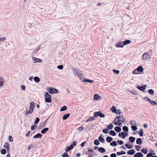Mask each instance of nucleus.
<instances>
[{"instance_id": "1", "label": "nucleus", "mask_w": 157, "mask_h": 157, "mask_svg": "<svg viewBox=\"0 0 157 157\" xmlns=\"http://www.w3.org/2000/svg\"><path fill=\"white\" fill-rule=\"evenodd\" d=\"M44 96L45 102L48 103H50L52 101L51 99V96L48 92H45Z\"/></svg>"}, {"instance_id": "2", "label": "nucleus", "mask_w": 157, "mask_h": 157, "mask_svg": "<svg viewBox=\"0 0 157 157\" xmlns=\"http://www.w3.org/2000/svg\"><path fill=\"white\" fill-rule=\"evenodd\" d=\"M47 90L48 92L51 94H57L58 93V90L57 89L52 87L48 88Z\"/></svg>"}, {"instance_id": "3", "label": "nucleus", "mask_w": 157, "mask_h": 157, "mask_svg": "<svg viewBox=\"0 0 157 157\" xmlns=\"http://www.w3.org/2000/svg\"><path fill=\"white\" fill-rule=\"evenodd\" d=\"M93 115L94 116V117H96L99 116L100 117L103 118L105 117V115L103 113H102L100 111L98 112H95Z\"/></svg>"}, {"instance_id": "4", "label": "nucleus", "mask_w": 157, "mask_h": 157, "mask_svg": "<svg viewBox=\"0 0 157 157\" xmlns=\"http://www.w3.org/2000/svg\"><path fill=\"white\" fill-rule=\"evenodd\" d=\"M146 101H148L151 105H156L157 103L156 102L154 101L151 100L149 98L147 97H145L143 98Z\"/></svg>"}, {"instance_id": "5", "label": "nucleus", "mask_w": 157, "mask_h": 157, "mask_svg": "<svg viewBox=\"0 0 157 157\" xmlns=\"http://www.w3.org/2000/svg\"><path fill=\"white\" fill-rule=\"evenodd\" d=\"M117 119H118L117 121H121L122 122H124L125 121V119L123 115H120L116 117L113 121H116Z\"/></svg>"}, {"instance_id": "6", "label": "nucleus", "mask_w": 157, "mask_h": 157, "mask_svg": "<svg viewBox=\"0 0 157 157\" xmlns=\"http://www.w3.org/2000/svg\"><path fill=\"white\" fill-rule=\"evenodd\" d=\"M77 142L75 141H74L73 142V144H71V145H70L69 146L67 147L66 149V152H68L70 150L72 149L73 147H74L76 146V145Z\"/></svg>"}, {"instance_id": "7", "label": "nucleus", "mask_w": 157, "mask_h": 157, "mask_svg": "<svg viewBox=\"0 0 157 157\" xmlns=\"http://www.w3.org/2000/svg\"><path fill=\"white\" fill-rule=\"evenodd\" d=\"M150 56L147 52H145L143 54L142 58L144 60H147L150 59Z\"/></svg>"}, {"instance_id": "8", "label": "nucleus", "mask_w": 157, "mask_h": 157, "mask_svg": "<svg viewBox=\"0 0 157 157\" xmlns=\"http://www.w3.org/2000/svg\"><path fill=\"white\" fill-rule=\"evenodd\" d=\"M147 85H144L142 86H140V85H138V86H136V87L140 90L144 92V90L145 89Z\"/></svg>"}, {"instance_id": "9", "label": "nucleus", "mask_w": 157, "mask_h": 157, "mask_svg": "<svg viewBox=\"0 0 157 157\" xmlns=\"http://www.w3.org/2000/svg\"><path fill=\"white\" fill-rule=\"evenodd\" d=\"M74 71L75 72V73L74 74L78 76L79 75H80L81 73H80L81 71L79 69L75 68L74 69Z\"/></svg>"}, {"instance_id": "10", "label": "nucleus", "mask_w": 157, "mask_h": 157, "mask_svg": "<svg viewBox=\"0 0 157 157\" xmlns=\"http://www.w3.org/2000/svg\"><path fill=\"white\" fill-rule=\"evenodd\" d=\"M117 48H123L124 46L123 42H119L115 44Z\"/></svg>"}, {"instance_id": "11", "label": "nucleus", "mask_w": 157, "mask_h": 157, "mask_svg": "<svg viewBox=\"0 0 157 157\" xmlns=\"http://www.w3.org/2000/svg\"><path fill=\"white\" fill-rule=\"evenodd\" d=\"M35 103L34 102H32L30 103L29 109L31 110H34L35 108Z\"/></svg>"}, {"instance_id": "12", "label": "nucleus", "mask_w": 157, "mask_h": 157, "mask_svg": "<svg viewBox=\"0 0 157 157\" xmlns=\"http://www.w3.org/2000/svg\"><path fill=\"white\" fill-rule=\"evenodd\" d=\"M144 155L140 152H138L134 154V157H143Z\"/></svg>"}, {"instance_id": "13", "label": "nucleus", "mask_w": 157, "mask_h": 157, "mask_svg": "<svg viewBox=\"0 0 157 157\" xmlns=\"http://www.w3.org/2000/svg\"><path fill=\"white\" fill-rule=\"evenodd\" d=\"M82 82H89L90 83L92 84L94 83V81L93 80H91L90 79H89L84 78V80H82Z\"/></svg>"}, {"instance_id": "14", "label": "nucleus", "mask_w": 157, "mask_h": 157, "mask_svg": "<svg viewBox=\"0 0 157 157\" xmlns=\"http://www.w3.org/2000/svg\"><path fill=\"white\" fill-rule=\"evenodd\" d=\"M101 98V97L97 94H95L94 95V100L96 101Z\"/></svg>"}, {"instance_id": "15", "label": "nucleus", "mask_w": 157, "mask_h": 157, "mask_svg": "<svg viewBox=\"0 0 157 157\" xmlns=\"http://www.w3.org/2000/svg\"><path fill=\"white\" fill-rule=\"evenodd\" d=\"M101 136L102 135H100L98 137V140H99V141H100L101 143H104L105 141V140L103 137H102Z\"/></svg>"}, {"instance_id": "16", "label": "nucleus", "mask_w": 157, "mask_h": 157, "mask_svg": "<svg viewBox=\"0 0 157 157\" xmlns=\"http://www.w3.org/2000/svg\"><path fill=\"white\" fill-rule=\"evenodd\" d=\"M9 144L8 142H6L4 146V147L6 148L7 151H9L10 150V147L9 146Z\"/></svg>"}, {"instance_id": "17", "label": "nucleus", "mask_w": 157, "mask_h": 157, "mask_svg": "<svg viewBox=\"0 0 157 157\" xmlns=\"http://www.w3.org/2000/svg\"><path fill=\"white\" fill-rule=\"evenodd\" d=\"M42 135L40 133H38L37 134L35 135L34 136H33V138L34 139H36L37 138H41L42 137Z\"/></svg>"}, {"instance_id": "18", "label": "nucleus", "mask_w": 157, "mask_h": 157, "mask_svg": "<svg viewBox=\"0 0 157 157\" xmlns=\"http://www.w3.org/2000/svg\"><path fill=\"white\" fill-rule=\"evenodd\" d=\"M33 59L34 61V63L41 62L42 61V60L41 59H39L35 57H34L33 58Z\"/></svg>"}, {"instance_id": "19", "label": "nucleus", "mask_w": 157, "mask_h": 157, "mask_svg": "<svg viewBox=\"0 0 157 157\" xmlns=\"http://www.w3.org/2000/svg\"><path fill=\"white\" fill-rule=\"evenodd\" d=\"M135 153V151L133 149L130 150H129L128 152L127 153L129 155H133Z\"/></svg>"}, {"instance_id": "20", "label": "nucleus", "mask_w": 157, "mask_h": 157, "mask_svg": "<svg viewBox=\"0 0 157 157\" xmlns=\"http://www.w3.org/2000/svg\"><path fill=\"white\" fill-rule=\"evenodd\" d=\"M128 139L132 143H133L136 140V138L134 137L130 136L129 137Z\"/></svg>"}, {"instance_id": "21", "label": "nucleus", "mask_w": 157, "mask_h": 157, "mask_svg": "<svg viewBox=\"0 0 157 157\" xmlns=\"http://www.w3.org/2000/svg\"><path fill=\"white\" fill-rule=\"evenodd\" d=\"M5 81L2 77H0V86H3Z\"/></svg>"}, {"instance_id": "22", "label": "nucleus", "mask_w": 157, "mask_h": 157, "mask_svg": "<svg viewBox=\"0 0 157 157\" xmlns=\"http://www.w3.org/2000/svg\"><path fill=\"white\" fill-rule=\"evenodd\" d=\"M98 151L101 153H104L105 152V149L103 147H100L98 148Z\"/></svg>"}, {"instance_id": "23", "label": "nucleus", "mask_w": 157, "mask_h": 157, "mask_svg": "<svg viewBox=\"0 0 157 157\" xmlns=\"http://www.w3.org/2000/svg\"><path fill=\"white\" fill-rule=\"evenodd\" d=\"M123 123L124 122H122L121 121L118 122L117 121H113V123L116 125H118L119 126H121L122 125L121 124Z\"/></svg>"}, {"instance_id": "24", "label": "nucleus", "mask_w": 157, "mask_h": 157, "mask_svg": "<svg viewBox=\"0 0 157 157\" xmlns=\"http://www.w3.org/2000/svg\"><path fill=\"white\" fill-rule=\"evenodd\" d=\"M114 130L117 132H120L121 130V128L120 127L116 126L114 128Z\"/></svg>"}, {"instance_id": "25", "label": "nucleus", "mask_w": 157, "mask_h": 157, "mask_svg": "<svg viewBox=\"0 0 157 157\" xmlns=\"http://www.w3.org/2000/svg\"><path fill=\"white\" fill-rule=\"evenodd\" d=\"M142 141L140 138H137L136 140V143L137 144L141 145L142 144Z\"/></svg>"}, {"instance_id": "26", "label": "nucleus", "mask_w": 157, "mask_h": 157, "mask_svg": "<svg viewBox=\"0 0 157 157\" xmlns=\"http://www.w3.org/2000/svg\"><path fill=\"white\" fill-rule=\"evenodd\" d=\"M113 140V138L110 136H108L106 138V140L108 143L110 142Z\"/></svg>"}, {"instance_id": "27", "label": "nucleus", "mask_w": 157, "mask_h": 157, "mask_svg": "<svg viewBox=\"0 0 157 157\" xmlns=\"http://www.w3.org/2000/svg\"><path fill=\"white\" fill-rule=\"evenodd\" d=\"M33 111V110L29 109L28 111H26L25 112V114L26 115H28L29 114L32 113Z\"/></svg>"}, {"instance_id": "28", "label": "nucleus", "mask_w": 157, "mask_h": 157, "mask_svg": "<svg viewBox=\"0 0 157 157\" xmlns=\"http://www.w3.org/2000/svg\"><path fill=\"white\" fill-rule=\"evenodd\" d=\"M136 69V70H137V71L139 72H142L144 70V69L143 68V67L141 66H139Z\"/></svg>"}, {"instance_id": "29", "label": "nucleus", "mask_w": 157, "mask_h": 157, "mask_svg": "<svg viewBox=\"0 0 157 157\" xmlns=\"http://www.w3.org/2000/svg\"><path fill=\"white\" fill-rule=\"evenodd\" d=\"M121 134H122V138L123 139H125V137L128 135V132H122Z\"/></svg>"}, {"instance_id": "30", "label": "nucleus", "mask_w": 157, "mask_h": 157, "mask_svg": "<svg viewBox=\"0 0 157 157\" xmlns=\"http://www.w3.org/2000/svg\"><path fill=\"white\" fill-rule=\"evenodd\" d=\"M111 111H112V112L113 113H117V110L116 107L115 106H113L111 108Z\"/></svg>"}, {"instance_id": "31", "label": "nucleus", "mask_w": 157, "mask_h": 157, "mask_svg": "<svg viewBox=\"0 0 157 157\" xmlns=\"http://www.w3.org/2000/svg\"><path fill=\"white\" fill-rule=\"evenodd\" d=\"M95 117H94V116L93 117H91L90 118L86 120V122H91L95 120Z\"/></svg>"}, {"instance_id": "32", "label": "nucleus", "mask_w": 157, "mask_h": 157, "mask_svg": "<svg viewBox=\"0 0 157 157\" xmlns=\"http://www.w3.org/2000/svg\"><path fill=\"white\" fill-rule=\"evenodd\" d=\"M70 114L69 113H68L67 114L64 115L63 116V120H65L67 119L70 116Z\"/></svg>"}, {"instance_id": "33", "label": "nucleus", "mask_w": 157, "mask_h": 157, "mask_svg": "<svg viewBox=\"0 0 157 157\" xmlns=\"http://www.w3.org/2000/svg\"><path fill=\"white\" fill-rule=\"evenodd\" d=\"M33 80L34 81L36 82H39L40 81V79L39 77L37 76H35Z\"/></svg>"}, {"instance_id": "34", "label": "nucleus", "mask_w": 157, "mask_h": 157, "mask_svg": "<svg viewBox=\"0 0 157 157\" xmlns=\"http://www.w3.org/2000/svg\"><path fill=\"white\" fill-rule=\"evenodd\" d=\"M126 152L125 151H121L120 152H117V155L118 156H119L122 155H124L125 154Z\"/></svg>"}, {"instance_id": "35", "label": "nucleus", "mask_w": 157, "mask_h": 157, "mask_svg": "<svg viewBox=\"0 0 157 157\" xmlns=\"http://www.w3.org/2000/svg\"><path fill=\"white\" fill-rule=\"evenodd\" d=\"M123 42L124 45H125L129 44L131 42V41L129 40H126Z\"/></svg>"}, {"instance_id": "36", "label": "nucleus", "mask_w": 157, "mask_h": 157, "mask_svg": "<svg viewBox=\"0 0 157 157\" xmlns=\"http://www.w3.org/2000/svg\"><path fill=\"white\" fill-rule=\"evenodd\" d=\"M122 130L126 132L128 131V127L126 126H124L122 128Z\"/></svg>"}, {"instance_id": "37", "label": "nucleus", "mask_w": 157, "mask_h": 157, "mask_svg": "<svg viewBox=\"0 0 157 157\" xmlns=\"http://www.w3.org/2000/svg\"><path fill=\"white\" fill-rule=\"evenodd\" d=\"M110 145L112 146H117V144L115 141H113L110 143Z\"/></svg>"}, {"instance_id": "38", "label": "nucleus", "mask_w": 157, "mask_h": 157, "mask_svg": "<svg viewBox=\"0 0 157 157\" xmlns=\"http://www.w3.org/2000/svg\"><path fill=\"white\" fill-rule=\"evenodd\" d=\"M109 134L113 136H114L116 135V132L113 130H111L109 132Z\"/></svg>"}, {"instance_id": "39", "label": "nucleus", "mask_w": 157, "mask_h": 157, "mask_svg": "<svg viewBox=\"0 0 157 157\" xmlns=\"http://www.w3.org/2000/svg\"><path fill=\"white\" fill-rule=\"evenodd\" d=\"M48 130V128H46L42 130L41 132L42 134H45Z\"/></svg>"}, {"instance_id": "40", "label": "nucleus", "mask_w": 157, "mask_h": 157, "mask_svg": "<svg viewBox=\"0 0 157 157\" xmlns=\"http://www.w3.org/2000/svg\"><path fill=\"white\" fill-rule=\"evenodd\" d=\"M125 146L127 148L130 149L133 147V146L132 144H125Z\"/></svg>"}, {"instance_id": "41", "label": "nucleus", "mask_w": 157, "mask_h": 157, "mask_svg": "<svg viewBox=\"0 0 157 157\" xmlns=\"http://www.w3.org/2000/svg\"><path fill=\"white\" fill-rule=\"evenodd\" d=\"M141 151L144 154H147L148 152V150L146 148H143L141 150Z\"/></svg>"}, {"instance_id": "42", "label": "nucleus", "mask_w": 157, "mask_h": 157, "mask_svg": "<svg viewBox=\"0 0 157 157\" xmlns=\"http://www.w3.org/2000/svg\"><path fill=\"white\" fill-rule=\"evenodd\" d=\"M94 144L96 145H98L100 144L99 141L97 139H96L94 140Z\"/></svg>"}, {"instance_id": "43", "label": "nucleus", "mask_w": 157, "mask_h": 157, "mask_svg": "<svg viewBox=\"0 0 157 157\" xmlns=\"http://www.w3.org/2000/svg\"><path fill=\"white\" fill-rule=\"evenodd\" d=\"M113 125L112 123L110 124L107 126V128L109 129H112L113 128Z\"/></svg>"}, {"instance_id": "44", "label": "nucleus", "mask_w": 157, "mask_h": 157, "mask_svg": "<svg viewBox=\"0 0 157 157\" xmlns=\"http://www.w3.org/2000/svg\"><path fill=\"white\" fill-rule=\"evenodd\" d=\"M148 93L151 95H153L154 94V91L152 89H150L148 90Z\"/></svg>"}, {"instance_id": "45", "label": "nucleus", "mask_w": 157, "mask_h": 157, "mask_svg": "<svg viewBox=\"0 0 157 157\" xmlns=\"http://www.w3.org/2000/svg\"><path fill=\"white\" fill-rule=\"evenodd\" d=\"M67 109V107L65 106H63L61 108V109L60 110V111H63L65 110H66Z\"/></svg>"}, {"instance_id": "46", "label": "nucleus", "mask_w": 157, "mask_h": 157, "mask_svg": "<svg viewBox=\"0 0 157 157\" xmlns=\"http://www.w3.org/2000/svg\"><path fill=\"white\" fill-rule=\"evenodd\" d=\"M105 134H107L109 132V129L107 128L104 129L102 131Z\"/></svg>"}, {"instance_id": "47", "label": "nucleus", "mask_w": 157, "mask_h": 157, "mask_svg": "<svg viewBox=\"0 0 157 157\" xmlns=\"http://www.w3.org/2000/svg\"><path fill=\"white\" fill-rule=\"evenodd\" d=\"M78 76L79 77V79L82 81V80H84V78H85L83 77V75L82 74L78 75Z\"/></svg>"}, {"instance_id": "48", "label": "nucleus", "mask_w": 157, "mask_h": 157, "mask_svg": "<svg viewBox=\"0 0 157 157\" xmlns=\"http://www.w3.org/2000/svg\"><path fill=\"white\" fill-rule=\"evenodd\" d=\"M143 131L142 129H140L139 134L140 136H142L143 135Z\"/></svg>"}, {"instance_id": "49", "label": "nucleus", "mask_w": 157, "mask_h": 157, "mask_svg": "<svg viewBox=\"0 0 157 157\" xmlns=\"http://www.w3.org/2000/svg\"><path fill=\"white\" fill-rule=\"evenodd\" d=\"M1 153L2 154L4 155L6 153V151L5 149H2L1 150Z\"/></svg>"}, {"instance_id": "50", "label": "nucleus", "mask_w": 157, "mask_h": 157, "mask_svg": "<svg viewBox=\"0 0 157 157\" xmlns=\"http://www.w3.org/2000/svg\"><path fill=\"white\" fill-rule=\"evenodd\" d=\"M40 120V119L38 117H36V120L34 121V124H37L39 122Z\"/></svg>"}, {"instance_id": "51", "label": "nucleus", "mask_w": 157, "mask_h": 157, "mask_svg": "<svg viewBox=\"0 0 157 157\" xmlns=\"http://www.w3.org/2000/svg\"><path fill=\"white\" fill-rule=\"evenodd\" d=\"M131 128L133 131H136L137 129V126L136 125H133L131 126Z\"/></svg>"}, {"instance_id": "52", "label": "nucleus", "mask_w": 157, "mask_h": 157, "mask_svg": "<svg viewBox=\"0 0 157 157\" xmlns=\"http://www.w3.org/2000/svg\"><path fill=\"white\" fill-rule=\"evenodd\" d=\"M130 124L132 125H135L136 124V122L134 120L130 121H129Z\"/></svg>"}, {"instance_id": "53", "label": "nucleus", "mask_w": 157, "mask_h": 157, "mask_svg": "<svg viewBox=\"0 0 157 157\" xmlns=\"http://www.w3.org/2000/svg\"><path fill=\"white\" fill-rule=\"evenodd\" d=\"M37 126L34 124L31 126V129L32 130H33L37 128Z\"/></svg>"}, {"instance_id": "54", "label": "nucleus", "mask_w": 157, "mask_h": 157, "mask_svg": "<svg viewBox=\"0 0 157 157\" xmlns=\"http://www.w3.org/2000/svg\"><path fill=\"white\" fill-rule=\"evenodd\" d=\"M117 143L120 145H122L124 144V142L122 140H118L117 141Z\"/></svg>"}, {"instance_id": "55", "label": "nucleus", "mask_w": 157, "mask_h": 157, "mask_svg": "<svg viewBox=\"0 0 157 157\" xmlns=\"http://www.w3.org/2000/svg\"><path fill=\"white\" fill-rule=\"evenodd\" d=\"M130 92L132 94H133L135 95H136L138 94V92L134 90H131L130 91Z\"/></svg>"}, {"instance_id": "56", "label": "nucleus", "mask_w": 157, "mask_h": 157, "mask_svg": "<svg viewBox=\"0 0 157 157\" xmlns=\"http://www.w3.org/2000/svg\"><path fill=\"white\" fill-rule=\"evenodd\" d=\"M136 150L138 151H140L141 148V146L139 145H136Z\"/></svg>"}, {"instance_id": "57", "label": "nucleus", "mask_w": 157, "mask_h": 157, "mask_svg": "<svg viewBox=\"0 0 157 157\" xmlns=\"http://www.w3.org/2000/svg\"><path fill=\"white\" fill-rule=\"evenodd\" d=\"M113 73H114L116 74H119V72H120V71L118 70H115V69H113Z\"/></svg>"}, {"instance_id": "58", "label": "nucleus", "mask_w": 157, "mask_h": 157, "mask_svg": "<svg viewBox=\"0 0 157 157\" xmlns=\"http://www.w3.org/2000/svg\"><path fill=\"white\" fill-rule=\"evenodd\" d=\"M69 155L67 153L64 152L62 155V157H69Z\"/></svg>"}, {"instance_id": "59", "label": "nucleus", "mask_w": 157, "mask_h": 157, "mask_svg": "<svg viewBox=\"0 0 157 157\" xmlns=\"http://www.w3.org/2000/svg\"><path fill=\"white\" fill-rule=\"evenodd\" d=\"M152 153H149L147 155L146 157H153Z\"/></svg>"}, {"instance_id": "60", "label": "nucleus", "mask_w": 157, "mask_h": 157, "mask_svg": "<svg viewBox=\"0 0 157 157\" xmlns=\"http://www.w3.org/2000/svg\"><path fill=\"white\" fill-rule=\"evenodd\" d=\"M57 68L59 69H62L63 68V66L62 65H60L57 66Z\"/></svg>"}, {"instance_id": "61", "label": "nucleus", "mask_w": 157, "mask_h": 157, "mask_svg": "<svg viewBox=\"0 0 157 157\" xmlns=\"http://www.w3.org/2000/svg\"><path fill=\"white\" fill-rule=\"evenodd\" d=\"M83 129H84V127H83V126H80L78 128V130L79 131H82V130H83Z\"/></svg>"}, {"instance_id": "62", "label": "nucleus", "mask_w": 157, "mask_h": 157, "mask_svg": "<svg viewBox=\"0 0 157 157\" xmlns=\"http://www.w3.org/2000/svg\"><path fill=\"white\" fill-rule=\"evenodd\" d=\"M40 49V48L39 47L37 48L33 52L34 54H36V53Z\"/></svg>"}, {"instance_id": "63", "label": "nucleus", "mask_w": 157, "mask_h": 157, "mask_svg": "<svg viewBox=\"0 0 157 157\" xmlns=\"http://www.w3.org/2000/svg\"><path fill=\"white\" fill-rule=\"evenodd\" d=\"M8 139L9 140V141L10 142L13 141V139H12V137L11 136H9L8 137Z\"/></svg>"}, {"instance_id": "64", "label": "nucleus", "mask_w": 157, "mask_h": 157, "mask_svg": "<svg viewBox=\"0 0 157 157\" xmlns=\"http://www.w3.org/2000/svg\"><path fill=\"white\" fill-rule=\"evenodd\" d=\"M110 156L111 157H116L117 155H116V153H114L111 154L110 155Z\"/></svg>"}]
</instances>
